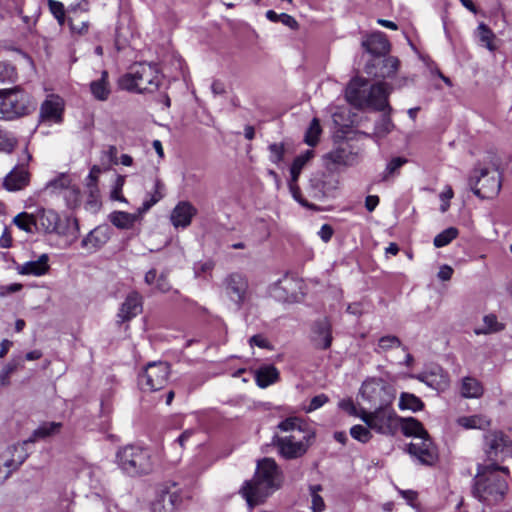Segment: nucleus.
I'll return each instance as SVG.
<instances>
[{"label": "nucleus", "instance_id": "nucleus-57", "mask_svg": "<svg viewBox=\"0 0 512 512\" xmlns=\"http://www.w3.org/2000/svg\"><path fill=\"white\" fill-rule=\"evenodd\" d=\"M249 345L251 347L257 346L259 348L267 349V350H273L274 349L273 345L268 341V339L266 337H264L263 335H261V334L253 335L249 339Z\"/></svg>", "mask_w": 512, "mask_h": 512}, {"label": "nucleus", "instance_id": "nucleus-43", "mask_svg": "<svg viewBox=\"0 0 512 512\" xmlns=\"http://www.w3.org/2000/svg\"><path fill=\"white\" fill-rule=\"evenodd\" d=\"M266 17L271 22H281L284 26L291 30L298 29V23L297 21L290 15L286 13L278 14L273 10H268L266 12Z\"/></svg>", "mask_w": 512, "mask_h": 512}, {"label": "nucleus", "instance_id": "nucleus-9", "mask_svg": "<svg viewBox=\"0 0 512 512\" xmlns=\"http://www.w3.org/2000/svg\"><path fill=\"white\" fill-rule=\"evenodd\" d=\"M360 396L370 408H377L392 405L395 399V391L385 380L369 378L363 382Z\"/></svg>", "mask_w": 512, "mask_h": 512}, {"label": "nucleus", "instance_id": "nucleus-39", "mask_svg": "<svg viewBox=\"0 0 512 512\" xmlns=\"http://www.w3.org/2000/svg\"><path fill=\"white\" fill-rule=\"evenodd\" d=\"M398 407L400 410L417 412L423 409L424 403L414 394L403 392L400 395Z\"/></svg>", "mask_w": 512, "mask_h": 512}, {"label": "nucleus", "instance_id": "nucleus-46", "mask_svg": "<svg viewBox=\"0 0 512 512\" xmlns=\"http://www.w3.org/2000/svg\"><path fill=\"white\" fill-rule=\"evenodd\" d=\"M48 7L59 25L64 28L67 19V9H65L63 3L56 0H48Z\"/></svg>", "mask_w": 512, "mask_h": 512}, {"label": "nucleus", "instance_id": "nucleus-31", "mask_svg": "<svg viewBox=\"0 0 512 512\" xmlns=\"http://www.w3.org/2000/svg\"><path fill=\"white\" fill-rule=\"evenodd\" d=\"M62 428L61 422H44L37 429L33 431L31 436L25 440L20 446H25L27 443H34L42 439L52 437L60 432Z\"/></svg>", "mask_w": 512, "mask_h": 512}, {"label": "nucleus", "instance_id": "nucleus-18", "mask_svg": "<svg viewBox=\"0 0 512 512\" xmlns=\"http://www.w3.org/2000/svg\"><path fill=\"white\" fill-rule=\"evenodd\" d=\"M11 450L12 458L5 460L0 458V485L3 484L11 473L18 469L28 457V453L23 446L14 445L11 447Z\"/></svg>", "mask_w": 512, "mask_h": 512}, {"label": "nucleus", "instance_id": "nucleus-48", "mask_svg": "<svg viewBox=\"0 0 512 512\" xmlns=\"http://www.w3.org/2000/svg\"><path fill=\"white\" fill-rule=\"evenodd\" d=\"M350 435L353 439L361 442L368 443L372 439L371 429L366 425H354L350 428Z\"/></svg>", "mask_w": 512, "mask_h": 512}, {"label": "nucleus", "instance_id": "nucleus-54", "mask_svg": "<svg viewBox=\"0 0 512 512\" xmlns=\"http://www.w3.org/2000/svg\"><path fill=\"white\" fill-rule=\"evenodd\" d=\"M432 377H433V375H430V376L422 375V376H419V379L422 382L426 383L428 386H431L437 390H443L449 384L447 376H443V375L440 376V379L437 382Z\"/></svg>", "mask_w": 512, "mask_h": 512}, {"label": "nucleus", "instance_id": "nucleus-56", "mask_svg": "<svg viewBox=\"0 0 512 512\" xmlns=\"http://www.w3.org/2000/svg\"><path fill=\"white\" fill-rule=\"evenodd\" d=\"M339 407L346 411L349 415L358 417L361 419V415L363 411H366L365 408H357L352 400L344 399L339 402Z\"/></svg>", "mask_w": 512, "mask_h": 512}, {"label": "nucleus", "instance_id": "nucleus-13", "mask_svg": "<svg viewBox=\"0 0 512 512\" xmlns=\"http://www.w3.org/2000/svg\"><path fill=\"white\" fill-rule=\"evenodd\" d=\"M408 453L420 464L433 465L437 458V449L429 435L411 442L408 446Z\"/></svg>", "mask_w": 512, "mask_h": 512}, {"label": "nucleus", "instance_id": "nucleus-15", "mask_svg": "<svg viewBox=\"0 0 512 512\" xmlns=\"http://www.w3.org/2000/svg\"><path fill=\"white\" fill-rule=\"evenodd\" d=\"M338 186L339 181L333 175L320 174L310 179L311 193L316 199L332 196Z\"/></svg>", "mask_w": 512, "mask_h": 512}, {"label": "nucleus", "instance_id": "nucleus-24", "mask_svg": "<svg viewBox=\"0 0 512 512\" xmlns=\"http://www.w3.org/2000/svg\"><path fill=\"white\" fill-rule=\"evenodd\" d=\"M362 46L374 58L385 56L390 50V44L384 34H367Z\"/></svg>", "mask_w": 512, "mask_h": 512}, {"label": "nucleus", "instance_id": "nucleus-53", "mask_svg": "<svg viewBox=\"0 0 512 512\" xmlns=\"http://www.w3.org/2000/svg\"><path fill=\"white\" fill-rule=\"evenodd\" d=\"M268 149L270 152L269 159L272 163L278 164L283 160L284 152H285L283 143L270 144Z\"/></svg>", "mask_w": 512, "mask_h": 512}, {"label": "nucleus", "instance_id": "nucleus-22", "mask_svg": "<svg viewBox=\"0 0 512 512\" xmlns=\"http://www.w3.org/2000/svg\"><path fill=\"white\" fill-rule=\"evenodd\" d=\"M488 446L487 455L491 460H497L499 454H504L512 445L511 440L501 431H494L485 437Z\"/></svg>", "mask_w": 512, "mask_h": 512}, {"label": "nucleus", "instance_id": "nucleus-40", "mask_svg": "<svg viewBox=\"0 0 512 512\" xmlns=\"http://www.w3.org/2000/svg\"><path fill=\"white\" fill-rule=\"evenodd\" d=\"M13 223L21 230L27 233H33L36 230L34 213L21 212L13 218Z\"/></svg>", "mask_w": 512, "mask_h": 512}, {"label": "nucleus", "instance_id": "nucleus-2", "mask_svg": "<svg viewBox=\"0 0 512 512\" xmlns=\"http://www.w3.org/2000/svg\"><path fill=\"white\" fill-rule=\"evenodd\" d=\"M282 483L283 473L277 462L265 457L257 462L254 477L245 482L242 494L248 505L254 507L280 489Z\"/></svg>", "mask_w": 512, "mask_h": 512}, {"label": "nucleus", "instance_id": "nucleus-60", "mask_svg": "<svg viewBox=\"0 0 512 512\" xmlns=\"http://www.w3.org/2000/svg\"><path fill=\"white\" fill-rule=\"evenodd\" d=\"M327 402H328V397L325 394H319L311 399L310 404L307 407L306 411L312 412V411L322 407Z\"/></svg>", "mask_w": 512, "mask_h": 512}, {"label": "nucleus", "instance_id": "nucleus-30", "mask_svg": "<svg viewBox=\"0 0 512 512\" xmlns=\"http://www.w3.org/2000/svg\"><path fill=\"white\" fill-rule=\"evenodd\" d=\"M109 240L108 229L97 227L93 229L81 242L84 249L92 252L102 247Z\"/></svg>", "mask_w": 512, "mask_h": 512}, {"label": "nucleus", "instance_id": "nucleus-33", "mask_svg": "<svg viewBox=\"0 0 512 512\" xmlns=\"http://www.w3.org/2000/svg\"><path fill=\"white\" fill-rule=\"evenodd\" d=\"M90 91L98 101H106L111 94V86L108 81V72L102 71L101 77L90 83Z\"/></svg>", "mask_w": 512, "mask_h": 512}, {"label": "nucleus", "instance_id": "nucleus-29", "mask_svg": "<svg viewBox=\"0 0 512 512\" xmlns=\"http://www.w3.org/2000/svg\"><path fill=\"white\" fill-rule=\"evenodd\" d=\"M50 269L49 256L42 254L38 259L28 261L18 267V272L22 275L42 276Z\"/></svg>", "mask_w": 512, "mask_h": 512}, {"label": "nucleus", "instance_id": "nucleus-23", "mask_svg": "<svg viewBox=\"0 0 512 512\" xmlns=\"http://www.w3.org/2000/svg\"><path fill=\"white\" fill-rule=\"evenodd\" d=\"M63 109L64 102L62 98L56 95H49L41 105L40 114L44 120L57 123L62 120Z\"/></svg>", "mask_w": 512, "mask_h": 512}, {"label": "nucleus", "instance_id": "nucleus-3", "mask_svg": "<svg viewBox=\"0 0 512 512\" xmlns=\"http://www.w3.org/2000/svg\"><path fill=\"white\" fill-rule=\"evenodd\" d=\"M392 89L388 83L378 82L369 85L365 78L356 76L348 83L345 97L356 108H372L390 113L392 108L388 103V98Z\"/></svg>", "mask_w": 512, "mask_h": 512}, {"label": "nucleus", "instance_id": "nucleus-11", "mask_svg": "<svg viewBox=\"0 0 512 512\" xmlns=\"http://www.w3.org/2000/svg\"><path fill=\"white\" fill-rule=\"evenodd\" d=\"M469 185L478 197L483 199L493 198L501 189L500 176L495 171L481 169L479 175L470 177Z\"/></svg>", "mask_w": 512, "mask_h": 512}, {"label": "nucleus", "instance_id": "nucleus-28", "mask_svg": "<svg viewBox=\"0 0 512 512\" xmlns=\"http://www.w3.org/2000/svg\"><path fill=\"white\" fill-rule=\"evenodd\" d=\"M29 183V173L23 165L15 167L5 178L3 185L8 191H18Z\"/></svg>", "mask_w": 512, "mask_h": 512}, {"label": "nucleus", "instance_id": "nucleus-21", "mask_svg": "<svg viewBox=\"0 0 512 512\" xmlns=\"http://www.w3.org/2000/svg\"><path fill=\"white\" fill-rule=\"evenodd\" d=\"M143 302L141 295L133 291L129 293L125 299V301L120 306L119 312L117 314L118 322L123 323L125 321H129L132 318L136 317L142 312Z\"/></svg>", "mask_w": 512, "mask_h": 512}, {"label": "nucleus", "instance_id": "nucleus-37", "mask_svg": "<svg viewBox=\"0 0 512 512\" xmlns=\"http://www.w3.org/2000/svg\"><path fill=\"white\" fill-rule=\"evenodd\" d=\"M165 195L164 183L156 179L154 183V189L149 193V199H146L142 206L139 208V214L147 212L152 206L158 203Z\"/></svg>", "mask_w": 512, "mask_h": 512}, {"label": "nucleus", "instance_id": "nucleus-7", "mask_svg": "<svg viewBox=\"0 0 512 512\" xmlns=\"http://www.w3.org/2000/svg\"><path fill=\"white\" fill-rule=\"evenodd\" d=\"M361 420L378 434L393 436L399 429L400 417L392 405L362 412Z\"/></svg>", "mask_w": 512, "mask_h": 512}, {"label": "nucleus", "instance_id": "nucleus-61", "mask_svg": "<svg viewBox=\"0 0 512 512\" xmlns=\"http://www.w3.org/2000/svg\"><path fill=\"white\" fill-rule=\"evenodd\" d=\"M155 288L157 289V291H159L161 293H168L172 287H171L166 275L161 274L157 278Z\"/></svg>", "mask_w": 512, "mask_h": 512}, {"label": "nucleus", "instance_id": "nucleus-63", "mask_svg": "<svg viewBox=\"0 0 512 512\" xmlns=\"http://www.w3.org/2000/svg\"><path fill=\"white\" fill-rule=\"evenodd\" d=\"M318 235L324 242H328L332 238L333 229L330 225L324 224L321 226Z\"/></svg>", "mask_w": 512, "mask_h": 512}, {"label": "nucleus", "instance_id": "nucleus-47", "mask_svg": "<svg viewBox=\"0 0 512 512\" xmlns=\"http://www.w3.org/2000/svg\"><path fill=\"white\" fill-rule=\"evenodd\" d=\"M457 236L458 230L454 227H449L435 236L433 241L434 246L437 248L444 247L453 241Z\"/></svg>", "mask_w": 512, "mask_h": 512}, {"label": "nucleus", "instance_id": "nucleus-20", "mask_svg": "<svg viewBox=\"0 0 512 512\" xmlns=\"http://www.w3.org/2000/svg\"><path fill=\"white\" fill-rule=\"evenodd\" d=\"M182 498L177 492L163 490L151 502V512H177Z\"/></svg>", "mask_w": 512, "mask_h": 512}, {"label": "nucleus", "instance_id": "nucleus-27", "mask_svg": "<svg viewBox=\"0 0 512 512\" xmlns=\"http://www.w3.org/2000/svg\"><path fill=\"white\" fill-rule=\"evenodd\" d=\"M314 342L320 349H327L331 346L332 334L331 323L327 318H322L315 322L313 327Z\"/></svg>", "mask_w": 512, "mask_h": 512}, {"label": "nucleus", "instance_id": "nucleus-19", "mask_svg": "<svg viewBox=\"0 0 512 512\" xmlns=\"http://www.w3.org/2000/svg\"><path fill=\"white\" fill-rule=\"evenodd\" d=\"M67 27L71 32H84L89 28L87 8L81 3L70 5L67 8Z\"/></svg>", "mask_w": 512, "mask_h": 512}, {"label": "nucleus", "instance_id": "nucleus-49", "mask_svg": "<svg viewBox=\"0 0 512 512\" xmlns=\"http://www.w3.org/2000/svg\"><path fill=\"white\" fill-rule=\"evenodd\" d=\"M321 126L319 123V120L317 118H314L310 126L305 134V143L309 146H315L319 140V136L321 134Z\"/></svg>", "mask_w": 512, "mask_h": 512}, {"label": "nucleus", "instance_id": "nucleus-8", "mask_svg": "<svg viewBox=\"0 0 512 512\" xmlns=\"http://www.w3.org/2000/svg\"><path fill=\"white\" fill-rule=\"evenodd\" d=\"M31 100L20 88L0 90V119L14 120L29 114Z\"/></svg>", "mask_w": 512, "mask_h": 512}, {"label": "nucleus", "instance_id": "nucleus-10", "mask_svg": "<svg viewBox=\"0 0 512 512\" xmlns=\"http://www.w3.org/2000/svg\"><path fill=\"white\" fill-rule=\"evenodd\" d=\"M170 375V366L167 362L149 363L144 372L139 375L138 383L144 391H157L165 387Z\"/></svg>", "mask_w": 512, "mask_h": 512}, {"label": "nucleus", "instance_id": "nucleus-5", "mask_svg": "<svg viewBox=\"0 0 512 512\" xmlns=\"http://www.w3.org/2000/svg\"><path fill=\"white\" fill-rule=\"evenodd\" d=\"M162 82V75L156 64L136 63L130 71L118 80L121 89L136 93H153L158 90Z\"/></svg>", "mask_w": 512, "mask_h": 512}, {"label": "nucleus", "instance_id": "nucleus-59", "mask_svg": "<svg viewBox=\"0 0 512 512\" xmlns=\"http://www.w3.org/2000/svg\"><path fill=\"white\" fill-rule=\"evenodd\" d=\"M100 173H101V168L96 166V165H94L91 168L90 173L88 175L87 186L89 187L90 192H91L92 195H93L94 191L96 190V182H97L98 175Z\"/></svg>", "mask_w": 512, "mask_h": 512}, {"label": "nucleus", "instance_id": "nucleus-26", "mask_svg": "<svg viewBox=\"0 0 512 512\" xmlns=\"http://www.w3.org/2000/svg\"><path fill=\"white\" fill-rule=\"evenodd\" d=\"M357 154L349 147H338L324 155L325 161L335 166H353L357 163Z\"/></svg>", "mask_w": 512, "mask_h": 512}, {"label": "nucleus", "instance_id": "nucleus-4", "mask_svg": "<svg viewBox=\"0 0 512 512\" xmlns=\"http://www.w3.org/2000/svg\"><path fill=\"white\" fill-rule=\"evenodd\" d=\"M499 471L508 473L506 467H500L495 463L478 466L473 493L480 501L493 504L503 498L507 484L499 475Z\"/></svg>", "mask_w": 512, "mask_h": 512}, {"label": "nucleus", "instance_id": "nucleus-16", "mask_svg": "<svg viewBox=\"0 0 512 512\" xmlns=\"http://www.w3.org/2000/svg\"><path fill=\"white\" fill-rule=\"evenodd\" d=\"M197 208L189 201H180L176 204L170 214L171 224L175 228L185 229L192 223L197 215Z\"/></svg>", "mask_w": 512, "mask_h": 512}, {"label": "nucleus", "instance_id": "nucleus-45", "mask_svg": "<svg viewBox=\"0 0 512 512\" xmlns=\"http://www.w3.org/2000/svg\"><path fill=\"white\" fill-rule=\"evenodd\" d=\"M322 486L311 485L309 487V492L311 496V509L313 512H323L325 510V502L322 496L319 494L322 491Z\"/></svg>", "mask_w": 512, "mask_h": 512}, {"label": "nucleus", "instance_id": "nucleus-41", "mask_svg": "<svg viewBox=\"0 0 512 512\" xmlns=\"http://www.w3.org/2000/svg\"><path fill=\"white\" fill-rule=\"evenodd\" d=\"M503 325L497 321L495 315H486L483 318V326L474 329L476 335H486L494 332L501 331Z\"/></svg>", "mask_w": 512, "mask_h": 512}, {"label": "nucleus", "instance_id": "nucleus-62", "mask_svg": "<svg viewBox=\"0 0 512 512\" xmlns=\"http://www.w3.org/2000/svg\"><path fill=\"white\" fill-rule=\"evenodd\" d=\"M213 267L214 264L212 261L198 263L194 267L195 275L199 277L204 273L210 272L213 269Z\"/></svg>", "mask_w": 512, "mask_h": 512}, {"label": "nucleus", "instance_id": "nucleus-32", "mask_svg": "<svg viewBox=\"0 0 512 512\" xmlns=\"http://www.w3.org/2000/svg\"><path fill=\"white\" fill-rule=\"evenodd\" d=\"M399 427L405 436H412L415 440H419L429 435L422 423L413 417H400Z\"/></svg>", "mask_w": 512, "mask_h": 512}, {"label": "nucleus", "instance_id": "nucleus-25", "mask_svg": "<svg viewBox=\"0 0 512 512\" xmlns=\"http://www.w3.org/2000/svg\"><path fill=\"white\" fill-rule=\"evenodd\" d=\"M34 215L37 231L52 233L57 230L60 218L55 211L50 209H38Z\"/></svg>", "mask_w": 512, "mask_h": 512}, {"label": "nucleus", "instance_id": "nucleus-35", "mask_svg": "<svg viewBox=\"0 0 512 512\" xmlns=\"http://www.w3.org/2000/svg\"><path fill=\"white\" fill-rule=\"evenodd\" d=\"M458 424L465 429L485 430L490 427L491 420L482 414L462 416L457 420Z\"/></svg>", "mask_w": 512, "mask_h": 512}, {"label": "nucleus", "instance_id": "nucleus-34", "mask_svg": "<svg viewBox=\"0 0 512 512\" xmlns=\"http://www.w3.org/2000/svg\"><path fill=\"white\" fill-rule=\"evenodd\" d=\"M279 379V371L273 365L260 367L255 371V380L260 388H266Z\"/></svg>", "mask_w": 512, "mask_h": 512}, {"label": "nucleus", "instance_id": "nucleus-36", "mask_svg": "<svg viewBox=\"0 0 512 512\" xmlns=\"http://www.w3.org/2000/svg\"><path fill=\"white\" fill-rule=\"evenodd\" d=\"M110 222L119 229H130L138 220V214L115 211L109 215Z\"/></svg>", "mask_w": 512, "mask_h": 512}, {"label": "nucleus", "instance_id": "nucleus-38", "mask_svg": "<svg viewBox=\"0 0 512 512\" xmlns=\"http://www.w3.org/2000/svg\"><path fill=\"white\" fill-rule=\"evenodd\" d=\"M461 394L465 398H479L483 394V387L477 379L465 377L462 380Z\"/></svg>", "mask_w": 512, "mask_h": 512}, {"label": "nucleus", "instance_id": "nucleus-17", "mask_svg": "<svg viewBox=\"0 0 512 512\" xmlns=\"http://www.w3.org/2000/svg\"><path fill=\"white\" fill-rule=\"evenodd\" d=\"M313 156L314 152L312 150H307L305 153L297 156L294 159L290 169L291 179L289 181V189L293 198L302 205H306V203L301 198L300 189L297 185V181L303 167Z\"/></svg>", "mask_w": 512, "mask_h": 512}, {"label": "nucleus", "instance_id": "nucleus-55", "mask_svg": "<svg viewBox=\"0 0 512 512\" xmlns=\"http://www.w3.org/2000/svg\"><path fill=\"white\" fill-rule=\"evenodd\" d=\"M478 43L489 51H495L499 46V40L496 38V34H480Z\"/></svg>", "mask_w": 512, "mask_h": 512}, {"label": "nucleus", "instance_id": "nucleus-58", "mask_svg": "<svg viewBox=\"0 0 512 512\" xmlns=\"http://www.w3.org/2000/svg\"><path fill=\"white\" fill-rule=\"evenodd\" d=\"M453 190L450 186H447L445 190L440 194V200L442 204L440 206L441 212H446L450 206L449 201L453 198Z\"/></svg>", "mask_w": 512, "mask_h": 512}, {"label": "nucleus", "instance_id": "nucleus-52", "mask_svg": "<svg viewBox=\"0 0 512 512\" xmlns=\"http://www.w3.org/2000/svg\"><path fill=\"white\" fill-rule=\"evenodd\" d=\"M71 180L70 177L66 174H61L57 178L51 180L47 184V189L52 192H56L58 190L66 189L70 186Z\"/></svg>", "mask_w": 512, "mask_h": 512}, {"label": "nucleus", "instance_id": "nucleus-6", "mask_svg": "<svg viewBox=\"0 0 512 512\" xmlns=\"http://www.w3.org/2000/svg\"><path fill=\"white\" fill-rule=\"evenodd\" d=\"M116 459L119 467L130 476L148 474L153 469L150 453L134 445L119 449Z\"/></svg>", "mask_w": 512, "mask_h": 512}, {"label": "nucleus", "instance_id": "nucleus-1", "mask_svg": "<svg viewBox=\"0 0 512 512\" xmlns=\"http://www.w3.org/2000/svg\"><path fill=\"white\" fill-rule=\"evenodd\" d=\"M282 434L272 439L277 453L285 460L303 457L312 445L315 433L299 417H288L277 425Z\"/></svg>", "mask_w": 512, "mask_h": 512}, {"label": "nucleus", "instance_id": "nucleus-12", "mask_svg": "<svg viewBox=\"0 0 512 512\" xmlns=\"http://www.w3.org/2000/svg\"><path fill=\"white\" fill-rule=\"evenodd\" d=\"M225 296L238 308L249 298V283L245 275L234 272L228 274L222 281Z\"/></svg>", "mask_w": 512, "mask_h": 512}, {"label": "nucleus", "instance_id": "nucleus-50", "mask_svg": "<svg viewBox=\"0 0 512 512\" xmlns=\"http://www.w3.org/2000/svg\"><path fill=\"white\" fill-rule=\"evenodd\" d=\"M394 129V124L389 117L388 114H385L381 117V119L376 123L374 134L377 137H385Z\"/></svg>", "mask_w": 512, "mask_h": 512}, {"label": "nucleus", "instance_id": "nucleus-64", "mask_svg": "<svg viewBox=\"0 0 512 512\" xmlns=\"http://www.w3.org/2000/svg\"><path fill=\"white\" fill-rule=\"evenodd\" d=\"M452 274H453L452 267H450L448 265H443L440 267V269L438 271V278L442 281H448L451 279Z\"/></svg>", "mask_w": 512, "mask_h": 512}, {"label": "nucleus", "instance_id": "nucleus-42", "mask_svg": "<svg viewBox=\"0 0 512 512\" xmlns=\"http://www.w3.org/2000/svg\"><path fill=\"white\" fill-rule=\"evenodd\" d=\"M401 347L406 352V347L402 346L400 339L394 335H386L378 340V346L375 352L382 353L388 350Z\"/></svg>", "mask_w": 512, "mask_h": 512}, {"label": "nucleus", "instance_id": "nucleus-51", "mask_svg": "<svg viewBox=\"0 0 512 512\" xmlns=\"http://www.w3.org/2000/svg\"><path fill=\"white\" fill-rule=\"evenodd\" d=\"M16 143L17 140L11 133L0 129V152H12Z\"/></svg>", "mask_w": 512, "mask_h": 512}, {"label": "nucleus", "instance_id": "nucleus-14", "mask_svg": "<svg viewBox=\"0 0 512 512\" xmlns=\"http://www.w3.org/2000/svg\"><path fill=\"white\" fill-rule=\"evenodd\" d=\"M398 68L399 60L397 58L392 56L384 59L377 57L366 64L365 72L371 77L385 79L393 77Z\"/></svg>", "mask_w": 512, "mask_h": 512}, {"label": "nucleus", "instance_id": "nucleus-44", "mask_svg": "<svg viewBox=\"0 0 512 512\" xmlns=\"http://www.w3.org/2000/svg\"><path fill=\"white\" fill-rule=\"evenodd\" d=\"M407 163V159L404 157H394L386 165L385 170L381 175L382 181H388L391 177L398 174L399 169Z\"/></svg>", "mask_w": 512, "mask_h": 512}]
</instances>
